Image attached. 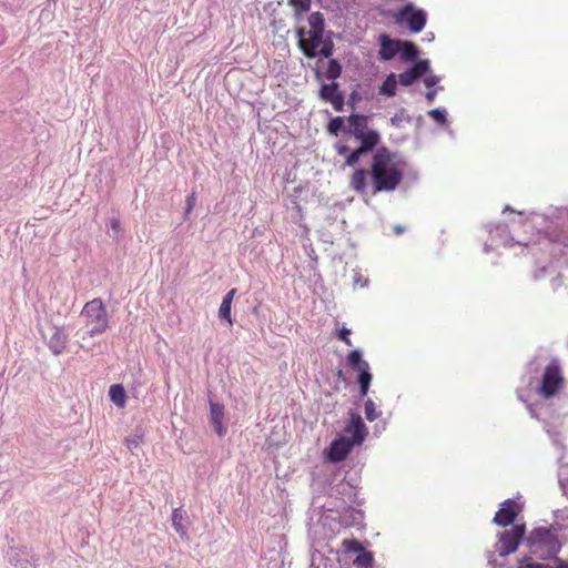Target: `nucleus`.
<instances>
[{"instance_id":"obj_21","label":"nucleus","mask_w":568,"mask_h":568,"mask_svg":"<svg viewBox=\"0 0 568 568\" xmlns=\"http://www.w3.org/2000/svg\"><path fill=\"white\" fill-rule=\"evenodd\" d=\"M397 80L394 73L386 77L379 88V94L385 97H394L396 94Z\"/></svg>"},{"instance_id":"obj_26","label":"nucleus","mask_w":568,"mask_h":568,"mask_svg":"<svg viewBox=\"0 0 568 568\" xmlns=\"http://www.w3.org/2000/svg\"><path fill=\"white\" fill-rule=\"evenodd\" d=\"M341 73L342 67L339 62L335 59L329 60L327 69L325 71L326 79L332 80V82H335V80L341 77Z\"/></svg>"},{"instance_id":"obj_22","label":"nucleus","mask_w":568,"mask_h":568,"mask_svg":"<svg viewBox=\"0 0 568 568\" xmlns=\"http://www.w3.org/2000/svg\"><path fill=\"white\" fill-rule=\"evenodd\" d=\"M549 237L552 242L562 244L565 247H568V227L559 229L554 227L549 232Z\"/></svg>"},{"instance_id":"obj_44","label":"nucleus","mask_w":568,"mask_h":568,"mask_svg":"<svg viewBox=\"0 0 568 568\" xmlns=\"http://www.w3.org/2000/svg\"><path fill=\"white\" fill-rule=\"evenodd\" d=\"M51 348H52L53 353L58 355V354L62 353L64 346H61L60 348H55V346L52 344Z\"/></svg>"},{"instance_id":"obj_28","label":"nucleus","mask_w":568,"mask_h":568,"mask_svg":"<svg viewBox=\"0 0 568 568\" xmlns=\"http://www.w3.org/2000/svg\"><path fill=\"white\" fill-rule=\"evenodd\" d=\"M402 58L404 60H413L417 55V48L413 42H402Z\"/></svg>"},{"instance_id":"obj_9","label":"nucleus","mask_w":568,"mask_h":568,"mask_svg":"<svg viewBox=\"0 0 568 568\" xmlns=\"http://www.w3.org/2000/svg\"><path fill=\"white\" fill-rule=\"evenodd\" d=\"M398 18L405 20L414 33L420 32L426 24V14L422 10H414L412 4L405 6L399 11Z\"/></svg>"},{"instance_id":"obj_25","label":"nucleus","mask_w":568,"mask_h":568,"mask_svg":"<svg viewBox=\"0 0 568 568\" xmlns=\"http://www.w3.org/2000/svg\"><path fill=\"white\" fill-rule=\"evenodd\" d=\"M308 24L311 31L324 32V17L321 12H313L308 17Z\"/></svg>"},{"instance_id":"obj_5","label":"nucleus","mask_w":568,"mask_h":568,"mask_svg":"<svg viewBox=\"0 0 568 568\" xmlns=\"http://www.w3.org/2000/svg\"><path fill=\"white\" fill-rule=\"evenodd\" d=\"M562 383L564 377L561 371L558 364L552 362L547 365L544 371L538 393L544 398H551L558 393Z\"/></svg>"},{"instance_id":"obj_41","label":"nucleus","mask_w":568,"mask_h":568,"mask_svg":"<svg viewBox=\"0 0 568 568\" xmlns=\"http://www.w3.org/2000/svg\"><path fill=\"white\" fill-rule=\"evenodd\" d=\"M552 568H568V561H565L560 558L555 559V567Z\"/></svg>"},{"instance_id":"obj_14","label":"nucleus","mask_w":568,"mask_h":568,"mask_svg":"<svg viewBox=\"0 0 568 568\" xmlns=\"http://www.w3.org/2000/svg\"><path fill=\"white\" fill-rule=\"evenodd\" d=\"M379 41V57L384 61L392 60L402 49L400 40H393L387 34H381Z\"/></svg>"},{"instance_id":"obj_1","label":"nucleus","mask_w":568,"mask_h":568,"mask_svg":"<svg viewBox=\"0 0 568 568\" xmlns=\"http://www.w3.org/2000/svg\"><path fill=\"white\" fill-rule=\"evenodd\" d=\"M405 166L406 163L388 148H378L371 164L374 193L396 190L403 181Z\"/></svg>"},{"instance_id":"obj_23","label":"nucleus","mask_w":568,"mask_h":568,"mask_svg":"<svg viewBox=\"0 0 568 568\" xmlns=\"http://www.w3.org/2000/svg\"><path fill=\"white\" fill-rule=\"evenodd\" d=\"M347 363L351 366V368L356 371L364 369V365L368 364L366 361L362 358V354L359 351L354 349L348 353L347 355Z\"/></svg>"},{"instance_id":"obj_4","label":"nucleus","mask_w":568,"mask_h":568,"mask_svg":"<svg viewBox=\"0 0 568 568\" xmlns=\"http://www.w3.org/2000/svg\"><path fill=\"white\" fill-rule=\"evenodd\" d=\"M351 126V134L361 143H371L377 145L381 141V135L377 131L368 128V118L363 114H351L348 116Z\"/></svg>"},{"instance_id":"obj_27","label":"nucleus","mask_w":568,"mask_h":568,"mask_svg":"<svg viewBox=\"0 0 568 568\" xmlns=\"http://www.w3.org/2000/svg\"><path fill=\"white\" fill-rule=\"evenodd\" d=\"M410 116L405 109L398 110L392 118L390 123L393 126L400 128L404 123H409Z\"/></svg>"},{"instance_id":"obj_45","label":"nucleus","mask_w":568,"mask_h":568,"mask_svg":"<svg viewBox=\"0 0 568 568\" xmlns=\"http://www.w3.org/2000/svg\"><path fill=\"white\" fill-rule=\"evenodd\" d=\"M394 231L396 234H402L404 232V227H402L400 225H396L394 227Z\"/></svg>"},{"instance_id":"obj_2","label":"nucleus","mask_w":568,"mask_h":568,"mask_svg":"<svg viewBox=\"0 0 568 568\" xmlns=\"http://www.w3.org/2000/svg\"><path fill=\"white\" fill-rule=\"evenodd\" d=\"M81 317L88 328L89 337L103 334L109 328V316L101 298H93L85 303Z\"/></svg>"},{"instance_id":"obj_29","label":"nucleus","mask_w":568,"mask_h":568,"mask_svg":"<svg viewBox=\"0 0 568 568\" xmlns=\"http://www.w3.org/2000/svg\"><path fill=\"white\" fill-rule=\"evenodd\" d=\"M381 415V412H378L376 409V405L375 403L368 398L366 402H365V417L367 420L369 422H374L375 419H377Z\"/></svg>"},{"instance_id":"obj_11","label":"nucleus","mask_w":568,"mask_h":568,"mask_svg":"<svg viewBox=\"0 0 568 568\" xmlns=\"http://www.w3.org/2000/svg\"><path fill=\"white\" fill-rule=\"evenodd\" d=\"M376 145H373L368 142L361 143L359 146L353 151L345 144L337 143L335 145L336 152L338 155L345 158V164L348 166H354L358 163L361 156L372 151Z\"/></svg>"},{"instance_id":"obj_15","label":"nucleus","mask_w":568,"mask_h":568,"mask_svg":"<svg viewBox=\"0 0 568 568\" xmlns=\"http://www.w3.org/2000/svg\"><path fill=\"white\" fill-rule=\"evenodd\" d=\"M210 418L216 434L221 437L224 436L226 434V427L223 425L224 406L219 403H211Z\"/></svg>"},{"instance_id":"obj_37","label":"nucleus","mask_w":568,"mask_h":568,"mask_svg":"<svg viewBox=\"0 0 568 568\" xmlns=\"http://www.w3.org/2000/svg\"><path fill=\"white\" fill-rule=\"evenodd\" d=\"M534 535L536 537H539L540 539H545V538H551L554 539L555 537L550 534V531L548 529H536L534 531Z\"/></svg>"},{"instance_id":"obj_42","label":"nucleus","mask_w":568,"mask_h":568,"mask_svg":"<svg viewBox=\"0 0 568 568\" xmlns=\"http://www.w3.org/2000/svg\"><path fill=\"white\" fill-rule=\"evenodd\" d=\"M425 84L427 88H432L436 84L437 82V78L436 77H427L425 80H424Z\"/></svg>"},{"instance_id":"obj_33","label":"nucleus","mask_w":568,"mask_h":568,"mask_svg":"<svg viewBox=\"0 0 568 568\" xmlns=\"http://www.w3.org/2000/svg\"><path fill=\"white\" fill-rule=\"evenodd\" d=\"M428 115L439 124L446 123V111L444 109H433Z\"/></svg>"},{"instance_id":"obj_30","label":"nucleus","mask_w":568,"mask_h":568,"mask_svg":"<svg viewBox=\"0 0 568 568\" xmlns=\"http://www.w3.org/2000/svg\"><path fill=\"white\" fill-rule=\"evenodd\" d=\"M231 306H232L231 304L222 301L220 308H219V317L221 320L227 321L230 325H232V323H233L232 316H231Z\"/></svg>"},{"instance_id":"obj_19","label":"nucleus","mask_w":568,"mask_h":568,"mask_svg":"<svg viewBox=\"0 0 568 568\" xmlns=\"http://www.w3.org/2000/svg\"><path fill=\"white\" fill-rule=\"evenodd\" d=\"M109 396L112 403L119 408H124L126 405V394L125 389L120 384H114L110 386Z\"/></svg>"},{"instance_id":"obj_46","label":"nucleus","mask_w":568,"mask_h":568,"mask_svg":"<svg viewBox=\"0 0 568 568\" xmlns=\"http://www.w3.org/2000/svg\"><path fill=\"white\" fill-rule=\"evenodd\" d=\"M112 227L113 229H118L119 227V221L118 220H113L112 221Z\"/></svg>"},{"instance_id":"obj_24","label":"nucleus","mask_w":568,"mask_h":568,"mask_svg":"<svg viewBox=\"0 0 568 568\" xmlns=\"http://www.w3.org/2000/svg\"><path fill=\"white\" fill-rule=\"evenodd\" d=\"M374 562V557L371 551L362 550L358 556L354 559V565L362 568H371Z\"/></svg>"},{"instance_id":"obj_10","label":"nucleus","mask_w":568,"mask_h":568,"mask_svg":"<svg viewBox=\"0 0 568 568\" xmlns=\"http://www.w3.org/2000/svg\"><path fill=\"white\" fill-rule=\"evenodd\" d=\"M345 433L351 435L348 439L351 443H354V445H361L365 440L367 428L358 414L354 412L349 413V422L345 427Z\"/></svg>"},{"instance_id":"obj_38","label":"nucleus","mask_w":568,"mask_h":568,"mask_svg":"<svg viewBox=\"0 0 568 568\" xmlns=\"http://www.w3.org/2000/svg\"><path fill=\"white\" fill-rule=\"evenodd\" d=\"M518 568H552V566L541 562H526L520 565Z\"/></svg>"},{"instance_id":"obj_8","label":"nucleus","mask_w":568,"mask_h":568,"mask_svg":"<svg viewBox=\"0 0 568 568\" xmlns=\"http://www.w3.org/2000/svg\"><path fill=\"white\" fill-rule=\"evenodd\" d=\"M320 98L329 102L336 112H342L344 110L345 99L342 91H339V85L336 82H331L328 84H323L320 89Z\"/></svg>"},{"instance_id":"obj_20","label":"nucleus","mask_w":568,"mask_h":568,"mask_svg":"<svg viewBox=\"0 0 568 568\" xmlns=\"http://www.w3.org/2000/svg\"><path fill=\"white\" fill-rule=\"evenodd\" d=\"M357 382L359 385L361 396H366L372 382V374L369 373V365L365 364L364 369L358 371Z\"/></svg>"},{"instance_id":"obj_3","label":"nucleus","mask_w":568,"mask_h":568,"mask_svg":"<svg viewBox=\"0 0 568 568\" xmlns=\"http://www.w3.org/2000/svg\"><path fill=\"white\" fill-rule=\"evenodd\" d=\"M323 33L311 30L305 32L304 29L297 31L298 45L307 58L316 55L329 58L333 54L334 43L331 39L324 40Z\"/></svg>"},{"instance_id":"obj_13","label":"nucleus","mask_w":568,"mask_h":568,"mask_svg":"<svg viewBox=\"0 0 568 568\" xmlns=\"http://www.w3.org/2000/svg\"><path fill=\"white\" fill-rule=\"evenodd\" d=\"M354 443L346 437H338L333 440L327 449V459L332 463H341L351 453Z\"/></svg>"},{"instance_id":"obj_12","label":"nucleus","mask_w":568,"mask_h":568,"mask_svg":"<svg viewBox=\"0 0 568 568\" xmlns=\"http://www.w3.org/2000/svg\"><path fill=\"white\" fill-rule=\"evenodd\" d=\"M376 145H373L368 142L361 143L359 146L353 151L345 144L337 143L335 145L336 152L338 155L345 158V164L348 166H354L358 163L361 156L372 151Z\"/></svg>"},{"instance_id":"obj_47","label":"nucleus","mask_w":568,"mask_h":568,"mask_svg":"<svg viewBox=\"0 0 568 568\" xmlns=\"http://www.w3.org/2000/svg\"><path fill=\"white\" fill-rule=\"evenodd\" d=\"M53 2H55L57 0H52Z\"/></svg>"},{"instance_id":"obj_35","label":"nucleus","mask_w":568,"mask_h":568,"mask_svg":"<svg viewBox=\"0 0 568 568\" xmlns=\"http://www.w3.org/2000/svg\"><path fill=\"white\" fill-rule=\"evenodd\" d=\"M351 331L346 327H343L338 331L337 336L341 341H343L346 345L351 346L352 342L349 339Z\"/></svg>"},{"instance_id":"obj_18","label":"nucleus","mask_w":568,"mask_h":568,"mask_svg":"<svg viewBox=\"0 0 568 568\" xmlns=\"http://www.w3.org/2000/svg\"><path fill=\"white\" fill-rule=\"evenodd\" d=\"M184 520L185 513L180 508H175L172 511V525L181 538L187 539V528L183 524Z\"/></svg>"},{"instance_id":"obj_40","label":"nucleus","mask_w":568,"mask_h":568,"mask_svg":"<svg viewBox=\"0 0 568 568\" xmlns=\"http://www.w3.org/2000/svg\"><path fill=\"white\" fill-rule=\"evenodd\" d=\"M140 443H141V437L126 439V445L129 448L138 447L140 445Z\"/></svg>"},{"instance_id":"obj_43","label":"nucleus","mask_w":568,"mask_h":568,"mask_svg":"<svg viewBox=\"0 0 568 568\" xmlns=\"http://www.w3.org/2000/svg\"><path fill=\"white\" fill-rule=\"evenodd\" d=\"M435 95H436V91L435 90H430L426 93V99L428 102H433L434 99H435Z\"/></svg>"},{"instance_id":"obj_34","label":"nucleus","mask_w":568,"mask_h":568,"mask_svg":"<svg viewBox=\"0 0 568 568\" xmlns=\"http://www.w3.org/2000/svg\"><path fill=\"white\" fill-rule=\"evenodd\" d=\"M343 546L346 550L353 551V552H359L364 549L363 546L357 540H354V539L344 540Z\"/></svg>"},{"instance_id":"obj_6","label":"nucleus","mask_w":568,"mask_h":568,"mask_svg":"<svg viewBox=\"0 0 568 568\" xmlns=\"http://www.w3.org/2000/svg\"><path fill=\"white\" fill-rule=\"evenodd\" d=\"M525 526H515L510 530L504 531L499 537L500 542V549L499 555L500 556H508L513 552H515L518 549V546L525 535Z\"/></svg>"},{"instance_id":"obj_36","label":"nucleus","mask_w":568,"mask_h":568,"mask_svg":"<svg viewBox=\"0 0 568 568\" xmlns=\"http://www.w3.org/2000/svg\"><path fill=\"white\" fill-rule=\"evenodd\" d=\"M195 202H196V196H195V193H192L191 195L187 196L186 199V210H185V213L189 214L194 205H195Z\"/></svg>"},{"instance_id":"obj_39","label":"nucleus","mask_w":568,"mask_h":568,"mask_svg":"<svg viewBox=\"0 0 568 568\" xmlns=\"http://www.w3.org/2000/svg\"><path fill=\"white\" fill-rule=\"evenodd\" d=\"M236 290L232 288L226 293V295L223 297V302H226L232 305L233 298L235 296Z\"/></svg>"},{"instance_id":"obj_16","label":"nucleus","mask_w":568,"mask_h":568,"mask_svg":"<svg viewBox=\"0 0 568 568\" xmlns=\"http://www.w3.org/2000/svg\"><path fill=\"white\" fill-rule=\"evenodd\" d=\"M427 68V62H417L413 68L399 74V83L405 87L413 84L417 79L426 73Z\"/></svg>"},{"instance_id":"obj_32","label":"nucleus","mask_w":568,"mask_h":568,"mask_svg":"<svg viewBox=\"0 0 568 568\" xmlns=\"http://www.w3.org/2000/svg\"><path fill=\"white\" fill-rule=\"evenodd\" d=\"M312 0H290V4L295 8L297 12H306L311 8Z\"/></svg>"},{"instance_id":"obj_7","label":"nucleus","mask_w":568,"mask_h":568,"mask_svg":"<svg viewBox=\"0 0 568 568\" xmlns=\"http://www.w3.org/2000/svg\"><path fill=\"white\" fill-rule=\"evenodd\" d=\"M521 510L523 507L520 504L514 499H507L495 514L493 521L500 527H506L515 521Z\"/></svg>"},{"instance_id":"obj_17","label":"nucleus","mask_w":568,"mask_h":568,"mask_svg":"<svg viewBox=\"0 0 568 568\" xmlns=\"http://www.w3.org/2000/svg\"><path fill=\"white\" fill-rule=\"evenodd\" d=\"M351 187L357 193H364L367 187V172L364 169H357L351 175Z\"/></svg>"},{"instance_id":"obj_31","label":"nucleus","mask_w":568,"mask_h":568,"mask_svg":"<svg viewBox=\"0 0 568 568\" xmlns=\"http://www.w3.org/2000/svg\"><path fill=\"white\" fill-rule=\"evenodd\" d=\"M344 124V119L341 116L333 118L327 126L331 134L337 135Z\"/></svg>"}]
</instances>
